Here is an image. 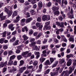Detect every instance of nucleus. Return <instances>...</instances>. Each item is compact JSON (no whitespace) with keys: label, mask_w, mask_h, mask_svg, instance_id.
<instances>
[{"label":"nucleus","mask_w":76,"mask_h":76,"mask_svg":"<svg viewBox=\"0 0 76 76\" xmlns=\"http://www.w3.org/2000/svg\"><path fill=\"white\" fill-rule=\"evenodd\" d=\"M42 20L44 21L49 20H50V16L49 15H44L42 16Z\"/></svg>","instance_id":"nucleus-1"},{"label":"nucleus","mask_w":76,"mask_h":76,"mask_svg":"<svg viewBox=\"0 0 76 76\" xmlns=\"http://www.w3.org/2000/svg\"><path fill=\"white\" fill-rule=\"evenodd\" d=\"M72 60L71 59H69L66 64L67 66H71V64H72Z\"/></svg>","instance_id":"nucleus-2"},{"label":"nucleus","mask_w":76,"mask_h":76,"mask_svg":"<svg viewBox=\"0 0 76 76\" xmlns=\"http://www.w3.org/2000/svg\"><path fill=\"white\" fill-rule=\"evenodd\" d=\"M28 51L23 52L22 53V56L25 58H27V54H28Z\"/></svg>","instance_id":"nucleus-3"},{"label":"nucleus","mask_w":76,"mask_h":76,"mask_svg":"<svg viewBox=\"0 0 76 76\" xmlns=\"http://www.w3.org/2000/svg\"><path fill=\"white\" fill-rule=\"evenodd\" d=\"M36 25L37 27H39V30H41L42 29V27L43 26L42 25H40V24L39 23H37Z\"/></svg>","instance_id":"nucleus-4"},{"label":"nucleus","mask_w":76,"mask_h":76,"mask_svg":"<svg viewBox=\"0 0 76 76\" xmlns=\"http://www.w3.org/2000/svg\"><path fill=\"white\" fill-rule=\"evenodd\" d=\"M69 70L68 72L69 75H70V74H71V73H72V71H74V70H75V68H73L71 66H70L69 68Z\"/></svg>","instance_id":"nucleus-5"},{"label":"nucleus","mask_w":76,"mask_h":76,"mask_svg":"<svg viewBox=\"0 0 76 76\" xmlns=\"http://www.w3.org/2000/svg\"><path fill=\"white\" fill-rule=\"evenodd\" d=\"M26 69V68L25 67H23L20 68L19 72L20 73H22L23 72V70H25Z\"/></svg>","instance_id":"nucleus-6"},{"label":"nucleus","mask_w":76,"mask_h":76,"mask_svg":"<svg viewBox=\"0 0 76 76\" xmlns=\"http://www.w3.org/2000/svg\"><path fill=\"white\" fill-rule=\"evenodd\" d=\"M4 11L8 14L9 17H10V11L8 10V9L5 7L4 8Z\"/></svg>","instance_id":"nucleus-7"},{"label":"nucleus","mask_w":76,"mask_h":76,"mask_svg":"<svg viewBox=\"0 0 76 76\" xmlns=\"http://www.w3.org/2000/svg\"><path fill=\"white\" fill-rule=\"evenodd\" d=\"M52 9L54 12L56 11V10H58L59 9V6H58L57 7L56 6L53 7H52Z\"/></svg>","instance_id":"nucleus-8"},{"label":"nucleus","mask_w":76,"mask_h":76,"mask_svg":"<svg viewBox=\"0 0 76 76\" xmlns=\"http://www.w3.org/2000/svg\"><path fill=\"white\" fill-rule=\"evenodd\" d=\"M42 57H47V51L45 50H43L42 52Z\"/></svg>","instance_id":"nucleus-9"},{"label":"nucleus","mask_w":76,"mask_h":76,"mask_svg":"<svg viewBox=\"0 0 76 76\" xmlns=\"http://www.w3.org/2000/svg\"><path fill=\"white\" fill-rule=\"evenodd\" d=\"M51 63L49 60H47L45 62V66H48L51 65Z\"/></svg>","instance_id":"nucleus-10"},{"label":"nucleus","mask_w":76,"mask_h":76,"mask_svg":"<svg viewBox=\"0 0 76 76\" xmlns=\"http://www.w3.org/2000/svg\"><path fill=\"white\" fill-rule=\"evenodd\" d=\"M22 37L23 38V39L24 41H26L29 38L27 36H26V34H24L22 36Z\"/></svg>","instance_id":"nucleus-11"},{"label":"nucleus","mask_w":76,"mask_h":76,"mask_svg":"<svg viewBox=\"0 0 76 76\" xmlns=\"http://www.w3.org/2000/svg\"><path fill=\"white\" fill-rule=\"evenodd\" d=\"M67 15L68 17H69V18H70L71 19H73V18H74V15H73V14H70V13L69 12L67 13Z\"/></svg>","instance_id":"nucleus-12"},{"label":"nucleus","mask_w":76,"mask_h":76,"mask_svg":"<svg viewBox=\"0 0 76 76\" xmlns=\"http://www.w3.org/2000/svg\"><path fill=\"white\" fill-rule=\"evenodd\" d=\"M64 61H65V60H64V59H62L59 61V63L61 65H63V63H64Z\"/></svg>","instance_id":"nucleus-13"},{"label":"nucleus","mask_w":76,"mask_h":76,"mask_svg":"<svg viewBox=\"0 0 76 76\" xmlns=\"http://www.w3.org/2000/svg\"><path fill=\"white\" fill-rule=\"evenodd\" d=\"M35 55H37L36 57L37 58H39V52L35 51L34 52Z\"/></svg>","instance_id":"nucleus-14"},{"label":"nucleus","mask_w":76,"mask_h":76,"mask_svg":"<svg viewBox=\"0 0 76 76\" xmlns=\"http://www.w3.org/2000/svg\"><path fill=\"white\" fill-rule=\"evenodd\" d=\"M64 76H69V74L68 72V70H66L65 71H64Z\"/></svg>","instance_id":"nucleus-15"},{"label":"nucleus","mask_w":76,"mask_h":76,"mask_svg":"<svg viewBox=\"0 0 76 76\" xmlns=\"http://www.w3.org/2000/svg\"><path fill=\"white\" fill-rule=\"evenodd\" d=\"M32 20V18H29L26 19V23H29V22H30Z\"/></svg>","instance_id":"nucleus-16"},{"label":"nucleus","mask_w":76,"mask_h":76,"mask_svg":"<svg viewBox=\"0 0 76 76\" xmlns=\"http://www.w3.org/2000/svg\"><path fill=\"white\" fill-rule=\"evenodd\" d=\"M17 70V69L16 68H15L14 67H13L12 68V69H11L10 70V72H11V73H12V72H16Z\"/></svg>","instance_id":"nucleus-17"},{"label":"nucleus","mask_w":76,"mask_h":76,"mask_svg":"<svg viewBox=\"0 0 76 76\" xmlns=\"http://www.w3.org/2000/svg\"><path fill=\"white\" fill-rule=\"evenodd\" d=\"M38 6L39 7L40 9H42V2L40 1L38 3Z\"/></svg>","instance_id":"nucleus-18"},{"label":"nucleus","mask_w":76,"mask_h":76,"mask_svg":"<svg viewBox=\"0 0 76 76\" xmlns=\"http://www.w3.org/2000/svg\"><path fill=\"white\" fill-rule=\"evenodd\" d=\"M74 55L72 54H70L69 55H67L66 56V57L67 58H71V57H73Z\"/></svg>","instance_id":"nucleus-19"},{"label":"nucleus","mask_w":76,"mask_h":76,"mask_svg":"<svg viewBox=\"0 0 76 76\" xmlns=\"http://www.w3.org/2000/svg\"><path fill=\"white\" fill-rule=\"evenodd\" d=\"M61 38L62 39H63L64 41V42H67V39L65 38V37H64V36L63 35L61 36Z\"/></svg>","instance_id":"nucleus-20"},{"label":"nucleus","mask_w":76,"mask_h":76,"mask_svg":"<svg viewBox=\"0 0 76 76\" xmlns=\"http://www.w3.org/2000/svg\"><path fill=\"white\" fill-rule=\"evenodd\" d=\"M69 41L71 42H74L75 39H74V37L73 36L71 37L69 39Z\"/></svg>","instance_id":"nucleus-21"},{"label":"nucleus","mask_w":76,"mask_h":76,"mask_svg":"<svg viewBox=\"0 0 76 76\" xmlns=\"http://www.w3.org/2000/svg\"><path fill=\"white\" fill-rule=\"evenodd\" d=\"M50 75L51 76H57L58 73L57 72L56 73V72H51L50 73Z\"/></svg>","instance_id":"nucleus-22"},{"label":"nucleus","mask_w":76,"mask_h":76,"mask_svg":"<svg viewBox=\"0 0 76 76\" xmlns=\"http://www.w3.org/2000/svg\"><path fill=\"white\" fill-rule=\"evenodd\" d=\"M56 58H50V63L51 64H52L53 62H54V60H56Z\"/></svg>","instance_id":"nucleus-23"},{"label":"nucleus","mask_w":76,"mask_h":76,"mask_svg":"<svg viewBox=\"0 0 76 76\" xmlns=\"http://www.w3.org/2000/svg\"><path fill=\"white\" fill-rule=\"evenodd\" d=\"M26 21V19H22L21 20V24L23 26H24V24H22L23 23H24Z\"/></svg>","instance_id":"nucleus-24"},{"label":"nucleus","mask_w":76,"mask_h":76,"mask_svg":"<svg viewBox=\"0 0 76 76\" xmlns=\"http://www.w3.org/2000/svg\"><path fill=\"white\" fill-rule=\"evenodd\" d=\"M54 13L55 15H57V16H58V15H60V12H59V11L58 10L54 11Z\"/></svg>","instance_id":"nucleus-25"},{"label":"nucleus","mask_w":76,"mask_h":76,"mask_svg":"<svg viewBox=\"0 0 76 76\" xmlns=\"http://www.w3.org/2000/svg\"><path fill=\"white\" fill-rule=\"evenodd\" d=\"M42 64H40L39 65V69L38 71V72H41V69H42Z\"/></svg>","instance_id":"nucleus-26"},{"label":"nucleus","mask_w":76,"mask_h":76,"mask_svg":"<svg viewBox=\"0 0 76 76\" xmlns=\"http://www.w3.org/2000/svg\"><path fill=\"white\" fill-rule=\"evenodd\" d=\"M45 28L46 30H50V29L51 28L50 26H45Z\"/></svg>","instance_id":"nucleus-27"},{"label":"nucleus","mask_w":76,"mask_h":76,"mask_svg":"<svg viewBox=\"0 0 76 76\" xmlns=\"http://www.w3.org/2000/svg\"><path fill=\"white\" fill-rule=\"evenodd\" d=\"M20 64L19 65V66H22L24 64V61L21 60L20 61Z\"/></svg>","instance_id":"nucleus-28"},{"label":"nucleus","mask_w":76,"mask_h":76,"mask_svg":"<svg viewBox=\"0 0 76 76\" xmlns=\"http://www.w3.org/2000/svg\"><path fill=\"white\" fill-rule=\"evenodd\" d=\"M15 57H16V56H15V55H12L10 57V60H13V59H15Z\"/></svg>","instance_id":"nucleus-29"},{"label":"nucleus","mask_w":76,"mask_h":76,"mask_svg":"<svg viewBox=\"0 0 76 76\" xmlns=\"http://www.w3.org/2000/svg\"><path fill=\"white\" fill-rule=\"evenodd\" d=\"M48 47V45H46L45 46H42V50H45V48H47Z\"/></svg>","instance_id":"nucleus-30"},{"label":"nucleus","mask_w":76,"mask_h":76,"mask_svg":"<svg viewBox=\"0 0 76 76\" xmlns=\"http://www.w3.org/2000/svg\"><path fill=\"white\" fill-rule=\"evenodd\" d=\"M59 26L60 27V28H64V23L63 22H61L59 24Z\"/></svg>","instance_id":"nucleus-31"},{"label":"nucleus","mask_w":76,"mask_h":76,"mask_svg":"<svg viewBox=\"0 0 76 76\" xmlns=\"http://www.w3.org/2000/svg\"><path fill=\"white\" fill-rule=\"evenodd\" d=\"M30 12L32 15H35V10H31L30 11Z\"/></svg>","instance_id":"nucleus-32"},{"label":"nucleus","mask_w":76,"mask_h":76,"mask_svg":"<svg viewBox=\"0 0 76 76\" xmlns=\"http://www.w3.org/2000/svg\"><path fill=\"white\" fill-rule=\"evenodd\" d=\"M15 40H16V37H14L12 39L10 40V42H14Z\"/></svg>","instance_id":"nucleus-33"},{"label":"nucleus","mask_w":76,"mask_h":76,"mask_svg":"<svg viewBox=\"0 0 76 76\" xmlns=\"http://www.w3.org/2000/svg\"><path fill=\"white\" fill-rule=\"evenodd\" d=\"M60 67H58V68H56L55 72L56 73H57L58 75V70H60Z\"/></svg>","instance_id":"nucleus-34"},{"label":"nucleus","mask_w":76,"mask_h":76,"mask_svg":"<svg viewBox=\"0 0 76 76\" xmlns=\"http://www.w3.org/2000/svg\"><path fill=\"white\" fill-rule=\"evenodd\" d=\"M18 42H19L18 40H16L15 42L14 43V45H18Z\"/></svg>","instance_id":"nucleus-35"},{"label":"nucleus","mask_w":76,"mask_h":76,"mask_svg":"<svg viewBox=\"0 0 76 76\" xmlns=\"http://www.w3.org/2000/svg\"><path fill=\"white\" fill-rule=\"evenodd\" d=\"M18 15V13L16 11H14L13 13V17H15V16H17Z\"/></svg>","instance_id":"nucleus-36"},{"label":"nucleus","mask_w":76,"mask_h":76,"mask_svg":"<svg viewBox=\"0 0 76 76\" xmlns=\"http://www.w3.org/2000/svg\"><path fill=\"white\" fill-rule=\"evenodd\" d=\"M46 58H41L40 59V62H44V61L45 60Z\"/></svg>","instance_id":"nucleus-37"},{"label":"nucleus","mask_w":76,"mask_h":76,"mask_svg":"<svg viewBox=\"0 0 76 76\" xmlns=\"http://www.w3.org/2000/svg\"><path fill=\"white\" fill-rule=\"evenodd\" d=\"M68 28L69 29V32H73V29L70 26H68Z\"/></svg>","instance_id":"nucleus-38"},{"label":"nucleus","mask_w":76,"mask_h":76,"mask_svg":"<svg viewBox=\"0 0 76 76\" xmlns=\"http://www.w3.org/2000/svg\"><path fill=\"white\" fill-rule=\"evenodd\" d=\"M5 39L4 38H1L0 39V43L3 44L4 42V40Z\"/></svg>","instance_id":"nucleus-39"},{"label":"nucleus","mask_w":76,"mask_h":76,"mask_svg":"<svg viewBox=\"0 0 76 76\" xmlns=\"http://www.w3.org/2000/svg\"><path fill=\"white\" fill-rule=\"evenodd\" d=\"M62 7L63 8H64L66 7V5H64V0H62Z\"/></svg>","instance_id":"nucleus-40"},{"label":"nucleus","mask_w":76,"mask_h":76,"mask_svg":"<svg viewBox=\"0 0 76 76\" xmlns=\"http://www.w3.org/2000/svg\"><path fill=\"white\" fill-rule=\"evenodd\" d=\"M73 65L74 66H76V59L73 60Z\"/></svg>","instance_id":"nucleus-41"},{"label":"nucleus","mask_w":76,"mask_h":76,"mask_svg":"<svg viewBox=\"0 0 76 76\" xmlns=\"http://www.w3.org/2000/svg\"><path fill=\"white\" fill-rule=\"evenodd\" d=\"M22 57V55H18L17 56V58L18 60H20Z\"/></svg>","instance_id":"nucleus-42"},{"label":"nucleus","mask_w":76,"mask_h":76,"mask_svg":"<svg viewBox=\"0 0 76 76\" xmlns=\"http://www.w3.org/2000/svg\"><path fill=\"white\" fill-rule=\"evenodd\" d=\"M17 32V30H16L14 32H13L12 33V35H15L16 34Z\"/></svg>","instance_id":"nucleus-43"},{"label":"nucleus","mask_w":76,"mask_h":76,"mask_svg":"<svg viewBox=\"0 0 76 76\" xmlns=\"http://www.w3.org/2000/svg\"><path fill=\"white\" fill-rule=\"evenodd\" d=\"M6 35V31H4L2 34V36L3 37H5Z\"/></svg>","instance_id":"nucleus-44"},{"label":"nucleus","mask_w":76,"mask_h":76,"mask_svg":"<svg viewBox=\"0 0 76 76\" xmlns=\"http://www.w3.org/2000/svg\"><path fill=\"white\" fill-rule=\"evenodd\" d=\"M35 39L34 38H31V39L30 40V41L31 42H33L34 41H35Z\"/></svg>","instance_id":"nucleus-45"},{"label":"nucleus","mask_w":76,"mask_h":76,"mask_svg":"<svg viewBox=\"0 0 76 76\" xmlns=\"http://www.w3.org/2000/svg\"><path fill=\"white\" fill-rule=\"evenodd\" d=\"M37 22H41V18H38L37 19Z\"/></svg>","instance_id":"nucleus-46"},{"label":"nucleus","mask_w":76,"mask_h":76,"mask_svg":"<svg viewBox=\"0 0 76 76\" xmlns=\"http://www.w3.org/2000/svg\"><path fill=\"white\" fill-rule=\"evenodd\" d=\"M33 64L34 66H37V64H38V61H34L33 63Z\"/></svg>","instance_id":"nucleus-47"},{"label":"nucleus","mask_w":76,"mask_h":76,"mask_svg":"<svg viewBox=\"0 0 76 76\" xmlns=\"http://www.w3.org/2000/svg\"><path fill=\"white\" fill-rule=\"evenodd\" d=\"M65 49H66V48H61L60 49V52H63V51H64Z\"/></svg>","instance_id":"nucleus-48"},{"label":"nucleus","mask_w":76,"mask_h":76,"mask_svg":"<svg viewBox=\"0 0 76 76\" xmlns=\"http://www.w3.org/2000/svg\"><path fill=\"white\" fill-rule=\"evenodd\" d=\"M32 55V53H28V54L27 55V58L28 57H30Z\"/></svg>","instance_id":"nucleus-49"},{"label":"nucleus","mask_w":76,"mask_h":76,"mask_svg":"<svg viewBox=\"0 0 76 76\" xmlns=\"http://www.w3.org/2000/svg\"><path fill=\"white\" fill-rule=\"evenodd\" d=\"M62 46L63 47H64L66 46V43H63L62 44Z\"/></svg>","instance_id":"nucleus-50"},{"label":"nucleus","mask_w":76,"mask_h":76,"mask_svg":"<svg viewBox=\"0 0 76 76\" xmlns=\"http://www.w3.org/2000/svg\"><path fill=\"white\" fill-rule=\"evenodd\" d=\"M7 70V68H4L3 69V73H4L5 72H6V71Z\"/></svg>","instance_id":"nucleus-51"},{"label":"nucleus","mask_w":76,"mask_h":76,"mask_svg":"<svg viewBox=\"0 0 76 76\" xmlns=\"http://www.w3.org/2000/svg\"><path fill=\"white\" fill-rule=\"evenodd\" d=\"M24 4H25L26 6H28V5L29 4V3L28 1H26L24 3Z\"/></svg>","instance_id":"nucleus-52"},{"label":"nucleus","mask_w":76,"mask_h":76,"mask_svg":"<svg viewBox=\"0 0 76 76\" xmlns=\"http://www.w3.org/2000/svg\"><path fill=\"white\" fill-rule=\"evenodd\" d=\"M16 19L18 20V21L20 20V17L19 16H17L16 18Z\"/></svg>","instance_id":"nucleus-53"},{"label":"nucleus","mask_w":76,"mask_h":76,"mask_svg":"<svg viewBox=\"0 0 76 76\" xmlns=\"http://www.w3.org/2000/svg\"><path fill=\"white\" fill-rule=\"evenodd\" d=\"M6 16H2L1 18V20H4V19H5V18H6Z\"/></svg>","instance_id":"nucleus-54"},{"label":"nucleus","mask_w":76,"mask_h":76,"mask_svg":"<svg viewBox=\"0 0 76 76\" xmlns=\"http://www.w3.org/2000/svg\"><path fill=\"white\" fill-rule=\"evenodd\" d=\"M36 3L35 0H32V1L31 2V3L32 4H35Z\"/></svg>","instance_id":"nucleus-55"},{"label":"nucleus","mask_w":76,"mask_h":76,"mask_svg":"<svg viewBox=\"0 0 76 76\" xmlns=\"http://www.w3.org/2000/svg\"><path fill=\"white\" fill-rule=\"evenodd\" d=\"M41 42L40 40H38L37 42V44H41Z\"/></svg>","instance_id":"nucleus-56"},{"label":"nucleus","mask_w":76,"mask_h":76,"mask_svg":"<svg viewBox=\"0 0 76 76\" xmlns=\"http://www.w3.org/2000/svg\"><path fill=\"white\" fill-rule=\"evenodd\" d=\"M58 30H59V31L60 32H63V31H64L63 28H61L59 29H58Z\"/></svg>","instance_id":"nucleus-57"},{"label":"nucleus","mask_w":76,"mask_h":76,"mask_svg":"<svg viewBox=\"0 0 76 76\" xmlns=\"http://www.w3.org/2000/svg\"><path fill=\"white\" fill-rule=\"evenodd\" d=\"M70 49H68L66 50V52L67 53H70Z\"/></svg>","instance_id":"nucleus-58"},{"label":"nucleus","mask_w":76,"mask_h":76,"mask_svg":"<svg viewBox=\"0 0 76 76\" xmlns=\"http://www.w3.org/2000/svg\"><path fill=\"white\" fill-rule=\"evenodd\" d=\"M50 69H47L46 71L45 72L46 74H48L50 72Z\"/></svg>","instance_id":"nucleus-59"},{"label":"nucleus","mask_w":76,"mask_h":76,"mask_svg":"<svg viewBox=\"0 0 76 76\" xmlns=\"http://www.w3.org/2000/svg\"><path fill=\"white\" fill-rule=\"evenodd\" d=\"M64 3L65 5H67V0H66L64 1Z\"/></svg>","instance_id":"nucleus-60"},{"label":"nucleus","mask_w":76,"mask_h":76,"mask_svg":"<svg viewBox=\"0 0 76 76\" xmlns=\"http://www.w3.org/2000/svg\"><path fill=\"white\" fill-rule=\"evenodd\" d=\"M3 48L4 49L6 50V49H7V45H4L3 46Z\"/></svg>","instance_id":"nucleus-61"},{"label":"nucleus","mask_w":76,"mask_h":76,"mask_svg":"<svg viewBox=\"0 0 76 76\" xmlns=\"http://www.w3.org/2000/svg\"><path fill=\"white\" fill-rule=\"evenodd\" d=\"M38 32H35L33 34L34 36H37L38 35Z\"/></svg>","instance_id":"nucleus-62"},{"label":"nucleus","mask_w":76,"mask_h":76,"mask_svg":"<svg viewBox=\"0 0 76 76\" xmlns=\"http://www.w3.org/2000/svg\"><path fill=\"white\" fill-rule=\"evenodd\" d=\"M45 24L46 25H45V26H47L48 25H50V22H47L46 23H45Z\"/></svg>","instance_id":"nucleus-63"},{"label":"nucleus","mask_w":76,"mask_h":76,"mask_svg":"<svg viewBox=\"0 0 76 76\" xmlns=\"http://www.w3.org/2000/svg\"><path fill=\"white\" fill-rule=\"evenodd\" d=\"M7 51H5V52H4L3 53V55L4 56H6V55H7Z\"/></svg>","instance_id":"nucleus-64"}]
</instances>
